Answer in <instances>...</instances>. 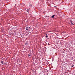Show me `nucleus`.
I'll list each match as a JSON object with an SVG mask.
<instances>
[{
    "label": "nucleus",
    "mask_w": 75,
    "mask_h": 75,
    "mask_svg": "<svg viewBox=\"0 0 75 75\" xmlns=\"http://www.w3.org/2000/svg\"><path fill=\"white\" fill-rule=\"evenodd\" d=\"M30 45V43L27 42L25 43V45L26 46H28V45Z\"/></svg>",
    "instance_id": "nucleus-1"
},
{
    "label": "nucleus",
    "mask_w": 75,
    "mask_h": 75,
    "mask_svg": "<svg viewBox=\"0 0 75 75\" xmlns=\"http://www.w3.org/2000/svg\"><path fill=\"white\" fill-rule=\"evenodd\" d=\"M55 16L54 15H53L52 16H51L52 18H54V16Z\"/></svg>",
    "instance_id": "nucleus-2"
},
{
    "label": "nucleus",
    "mask_w": 75,
    "mask_h": 75,
    "mask_svg": "<svg viewBox=\"0 0 75 75\" xmlns=\"http://www.w3.org/2000/svg\"><path fill=\"white\" fill-rule=\"evenodd\" d=\"M29 6H30V7H32V5L31 4H30Z\"/></svg>",
    "instance_id": "nucleus-3"
},
{
    "label": "nucleus",
    "mask_w": 75,
    "mask_h": 75,
    "mask_svg": "<svg viewBox=\"0 0 75 75\" xmlns=\"http://www.w3.org/2000/svg\"><path fill=\"white\" fill-rule=\"evenodd\" d=\"M29 30L28 29V27H27V28H26V30Z\"/></svg>",
    "instance_id": "nucleus-4"
},
{
    "label": "nucleus",
    "mask_w": 75,
    "mask_h": 75,
    "mask_svg": "<svg viewBox=\"0 0 75 75\" xmlns=\"http://www.w3.org/2000/svg\"><path fill=\"white\" fill-rule=\"evenodd\" d=\"M1 62V64H3V61H1V62Z\"/></svg>",
    "instance_id": "nucleus-5"
},
{
    "label": "nucleus",
    "mask_w": 75,
    "mask_h": 75,
    "mask_svg": "<svg viewBox=\"0 0 75 75\" xmlns=\"http://www.w3.org/2000/svg\"><path fill=\"white\" fill-rule=\"evenodd\" d=\"M27 12H29V9H27Z\"/></svg>",
    "instance_id": "nucleus-6"
},
{
    "label": "nucleus",
    "mask_w": 75,
    "mask_h": 75,
    "mask_svg": "<svg viewBox=\"0 0 75 75\" xmlns=\"http://www.w3.org/2000/svg\"><path fill=\"white\" fill-rule=\"evenodd\" d=\"M71 24L72 25H74V24H73L72 22H71Z\"/></svg>",
    "instance_id": "nucleus-7"
},
{
    "label": "nucleus",
    "mask_w": 75,
    "mask_h": 75,
    "mask_svg": "<svg viewBox=\"0 0 75 75\" xmlns=\"http://www.w3.org/2000/svg\"><path fill=\"white\" fill-rule=\"evenodd\" d=\"M46 38H48V36L46 35Z\"/></svg>",
    "instance_id": "nucleus-8"
},
{
    "label": "nucleus",
    "mask_w": 75,
    "mask_h": 75,
    "mask_svg": "<svg viewBox=\"0 0 75 75\" xmlns=\"http://www.w3.org/2000/svg\"><path fill=\"white\" fill-rule=\"evenodd\" d=\"M28 28V29H29V30L30 29V27H29Z\"/></svg>",
    "instance_id": "nucleus-9"
},
{
    "label": "nucleus",
    "mask_w": 75,
    "mask_h": 75,
    "mask_svg": "<svg viewBox=\"0 0 75 75\" xmlns=\"http://www.w3.org/2000/svg\"><path fill=\"white\" fill-rule=\"evenodd\" d=\"M70 22H71V23H72V21L71 20L70 21Z\"/></svg>",
    "instance_id": "nucleus-10"
},
{
    "label": "nucleus",
    "mask_w": 75,
    "mask_h": 75,
    "mask_svg": "<svg viewBox=\"0 0 75 75\" xmlns=\"http://www.w3.org/2000/svg\"><path fill=\"white\" fill-rule=\"evenodd\" d=\"M74 65H72V66H71V67H74Z\"/></svg>",
    "instance_id": "nucleus-11"
},
{
    "label": "nucleus",
    "mask_w": 75,
    "mask_h": 75,
    "mask_svg": "<svg viewBox=\"0 0 75 75\" xmlns=\"http://www.w3.org/2000/svg\"><path fill=\"white\" fill-rule=\"evenodd\" d=\"M46 1H49V0H46Z\"/></svg>",
    "instance_id": "nucleus-12"
},
{
    "label": "nucleus",
    "mask_w": 75,
    "mask_h": 75,
    "mask_svg": "<svg viewBox=\"0 0 75 75\" xmlns=\"http://www.w3.org/2000/svg\"><path fill=\"white\" fill-rule=\"evenodd\" d=\"M55 7H57L56 6H54Z\"/></svg>",
    "instance_id": "nucleus-13"
},
{
    "label": "nucleus",
    "mask_w": 75,
    "mask_h": 75,
    "mask_svg": "<svg viewBox=\"0 0 75 75\" xmlns=\"http://www.w3.org/2000/svg\"><path fill=\"white\" fill-rule=\"evenodd\" d=\"M47 35L46 34V35Z\"/></svg>",
    "instance_id": "nucleus-14"
},
{
    "label": "nucleus",
    "mask_w": 75,
    "mask_h": 75,
    "mask_svg": "<svg viewBox=\"0 0 75 75\" xmlns=\"http://www.w3.org/2000/svg\"><path fill=\"white\" fill-rule=\"evenodd\" d=\"M29 9H30V8H29Z\"/></svg>",
    "instance_id": "nucleus-15"
}]
</instances>
